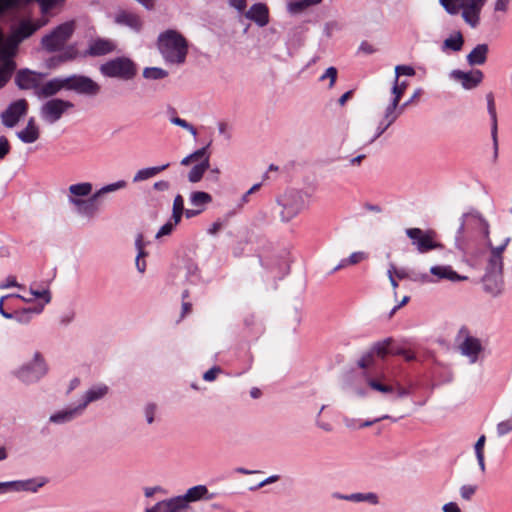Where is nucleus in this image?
I'll use <instances>...</instances> for the list:
<instances>
[{"mask_svg": "<svg viewBox=\"0 0 512 512\" xmlns=\"http://www.w3.org/2000/svg\"><path fill=\"white\" fill-rule=\"evenodd\" d=\"M489 228L488 221L479 211L472 209L463 213L455 234L457 250L475 259L481 257L486 248H489L491 252L492 248L496 246H493L490 240Z\"/></svg>", "mask_w": 512, "mask_h": 512, "instance_id": "1", "label": "nucleus"}, {"mask_svg": "<svg viewBox=\"0 0 512 512\" xmlns=\"http://www.w3.org/2000/svg\"><path fill=\"white\" fill-rule=\"evenodd\" d=\"M511 242V237H505L500 245L492 248L487 258L485 272L481 278L483 291L492 298H496L503 293V252Z\"/></svg>", "mask_w": 512, "mask_h": 512, "instance_id": "2", "label": "nucleus"}, {"mask_svg": "<svg viewBox=\"0 0 512 512\" xmlns=\"http://www.w3.org/2000/svg\"><path fill=\"white\" fill-rule=\"evenodd\" d=\"M157 48L167 64L182 65L188 54V41L177 30L167 29L157 37Z\"/></svg>", "mask_w": 512, "mask_h": 512, "instance_id": "3", "label": "nucleus"}, {"mask_svg": "<svg viewBox=\"0 0 512 512\" xmlns=\"http://www.w3.org/2000/svg\"><path fill=\"white\" fill-rule=\"evenodd\" d=\"M309 195L300 190L288 189L277 198V204L282 208L280 218L282 222H289L307 206Z\"/></svg>", "mask_w": 512, "mask_h": 512, "instance_id": "4", "label": "nucleus"}, {"mask_svg": "<svg viewBox=\"0 0 512 512\" xmlns=\"http://www.w3.org/2000/svg\"><path fill=\"white\" fill-rule=\"evenodd\" d=\"M99 71L107 78H117L124 81H130L136 77L138 67L131 58L118 56L101 64Z\"/></svg>", "mask_w": 512, "mask_h": 512, "instance_id": "5", "label": "nucleus"}, {"mask_svg": "<svg viewBox=\"0 0 512 512\" xmlns=\"http://www.w3.org/2000/svg\"><path fill=\"white\" fill-rule=\"evenodd\" d=\"M48 373V365L43 355L36 351L30 361L23 363L13 371V375L24 384L39 382Z\"/></svg>", "mask_w": 512, "mask_h": 512, "instance_id": "6", "label": "nucleus"}, {"mask_svg": "<svg viewBox=\"0 0 512 512\" xmlns=\"http://www.w3.org/2000/svg\"><path fill=\"white\" fill-rule=\"evenodd\" d=\"M74 32L73 22H64L56 26L49 34L41 39L43 48L49 52L60 51Z\"/></svg>", "mask_w": 512, "mask_h": 512, "instance_id": "7", "label": "nucleus"}, {"mask_svg": "<svg viewBox=\"0 0 512 512\" xmlns=\"http://www.w3.org/2000/svg\"><path fill=\"white\" fill-rule=\"evenodd\" d=\"M405 234L420 254L442 247L440 243L435 241L434 238L436 233L431 229L423 230L421 228H407L405 230Z\"/></svg>", "mask_w": 512, "mask_h": 512, "instance_id": "8", "label": "nucleus"}, {"mask_svg": "<svg viewBox=\"0 0 512 512\" xmlns=\"http://www.w3.org/2000/svg\"><path fill=\"white\" fill-rule=\"evenodd\" d=\"M66 90L80 95L94 97L99 94L101 87L91 77L82 74H72L65 77Z\"/></svg>", "mask_w": 512, "mask_h": 512, "instance_id": "9", "label": "nucleus"}, {"mask_svg": "<svg viewBox=\"0 0 512 512\" xmlns=\"http://www.w3.org/2000/svg\"><path fill=\"white\" fill-rule=\"evenodd\" d=\"M74 104L61 98H51L42 104L40 108L41 118L48 124H54L61 119L63 114Z\"/></svg>", "mask_w": 512, "mask_h": 512, "instance_id": "10", "label": "nucleus"}, {"mask_svg": "<svg viewBox=\"0 0 512 512\" xmlns=\"http://www.w3.org/2000/svg\"><path fill=\"white\" fill-rule=\"evenodd\" d=\"M46 76L45 73L37 72L29 68H21L15 74V85L20 90H33L37 97V91L41 88V79Z\"/></svg>", "mask_w": 512, "mask_h": 512, "instance_id": "11", "label": "nucleus"}, {"mask_svg": "<svg viewBox=\"0 0 512 512\" xmlns=\"http://www.w3.org/2000/svg\"><path fill=\"white\" fill-rule=\"evenodd\" d=\"M41 28L38 21H33L29 18L22 19L18 24L10 29L9 37L20 45L23 41L30 38L37 30Z\"/></svg>", "mask_w": 512, "mask_h": 512, "instance_id": "12", "label": "nucleus"}, {"mask_svg": "<svg viewBox=\"0 0 512 512\" xmlns=\"http://www.w3.org/2000/svg\"><path fill=\"white\" fill-rule=\"evenodd\" d=\"M28 104L25 99L16 100L8 105L1 113V120L5 127L13 128L22 116L27 113Z\"/></svg>", "mask_w": 512, "mask_h": 512, "instance_id": "13", "label": "nucleus"}, {"mask_svg": "<svg viewBox=\"0 0 512 512\" xmlns=\"http://www.w3.org/2000/svg\"><path fill=\"white\" fill-rule=\"evenodd\" d=\"M117 49V44L114 40L109 38L96 37L91 39L88 43L87 49L84 51V56L87 57H100L113 53Z\"/></svg>", "mask_w": 512, "mask_h": 512, "instance_id": "14", "label": "nucleus"}, {"mask_svg": "<svg viewBox=\"0 0 512 512\" xmlns=\"http://www.w3.org/2000/svg\"><path fill=\"white\" fill-rule=\"evenodd\" d=\"M113 21L116 25L127 27L135 33H140L143 28V21L140 16L125 9H119L114 14Z\"/></svg>", "mask_w": 512, "mask_h": 512, "instance_id": "15", "label": "nucleus"}, {"mask_svg": "<svg viewBox=\"0 0 512 512\" xmlns=\"http://www.w3.org/2000/svg\"><path fill=\"white\" fill-rule=\"evenodd\" d=\"M487 0H463L462 17L466 23L475 28L479 24L480 12Z\"/></svg>", "mask_w": 512, "mask_h": 512, "instance_id": "16", "label": "nucleus"}, {"mask_svg": "<svg viewBox=\"0 0 512 512\" xmlns=\"http://www.w3.org/2000/svg\"><path fill=\"white\" fill-rule=\"evenodd\" d=\"M483 77L484 74L479 69L471 70L469 72L455 69L450 73V78L460 81L462 87L466 90H471L477 87L482 82Z\"/></svg>", "mask_w": 512, "mask_h": 512, "instance_id": "17", "label": "nucleus"}, {"mask_svg": "<svg viewBox=\"0 0 512 512\" xmlns=\"http://www.w3.org/2000/svg\"><path fill=\"white\" fill-rule=\"evenodd\" d=\"M260 263L275 279H282L289 272L288 261L286 257L282 255L266 261L260 258Z\"/></svg>", "mask_w": 512, "mask_h": 512, "instance_id": "18", "label": "nucleus"}, {"mask_svg": "<svg viewBox=\"0 0 512 512\" xmlns=\"http://www.w3.org/2000/svg\"><path fill=\"white\" fill-rule=\"evenodd\" d=\"M83 413L78 404L76 406L65 407L52 413L49 417V422L56 425L67 424L82 416Z\"/></svg>", "mask_w": 512, "mask_h": 512, "instance_id": "19", "label": "nucleus"}, {"mask_svg": "<svg viewBox=\"0 0 512 512\" xmlns=\"http://www.w3.org/2000/svg\"><path fill=\"white\" fill-rule=\"evenodd\" d=\"M459 349L461 354L468 357L469 362L473 364L478 361L479 354L483 350V347L478 338L467 335L460 344Z\"/></svg>", "mask_w": 512, "mask_h": 512, "instance_id": "20", "label": "nucleus"}, {"mask_svg": "<svg viewBox=\"0 0 512 512\" xmlns=\"http://www.w3.org/2000/svg\"><path fill=\"white\" fill-rule=\"evenodd\" d=\"M245 17L257 26L264 27L269 23V8L265 3H254L245 13Z\"/></svg>", "mask_w": 512, "mask_h": 512, "instance_id": "21", "label": "nucleus"}, {"mask_svg": "<svg viewBox=\"0 0 512 512\" xmlns=\"http://www.w3.org/2000/svg\"><path fill=\"white\" fill-rule=\"evenodd\" d=\"M108 392L109 387L106 384L93 385L83 394L78 405L84 412L90 403L103 399Z\"/></svg>", "mask_w": 512, "mask_h": 512, "instance_id": "22", "label": "nucleus"}, {"mask_svg": "<svg viewBox=\"0 0 512 512\" xmlns=\"http://www.w3.org/2000/svg\"><path fill=\"white\" fill-rule=\"evenodd\" d=\"M186 508L188 507L185 504L184 499L179 495L167 500L159 501L146 512H182Z\"/></svg>", "mask_w": 512, "mask_h": 512, "instance_id": "23", "label": "nucleus"}, {"mask_svg": "<svg viewBox=\"0 0 512 512\" xmlns=\"http://www.w3.org/2000/svg\"><path fill=\"white\" fill-rule=\"evenodd\" d=\"M62 89H66L65 77H54L41 85L37 91V98H53Z\"/></svg>", "mask_w": 512, "mask_h": 512, "instance_id": "24", "label": "nucleus"}, {"mask_svg": "<svg viewBox=\"0 0 512 512\" xmlns=\"http://www.w3.org/2000/svg\"><path fill=\"white\" fill-rule=\"evenodd\" d=\"M486 101H487V112L490 116L491 120V137L493 141V147H494V154L495 157L497 156L498 152V122H497V112H496V105L494 101V96L492 92H489L486 95Z\"/></svg>", "mask_w": 512, "mask_h": 512, "instance_id": "25", "label": "nucleus"}, {"mask_svg": "<svg viewBox=\"0 0 512 512\" xmlns=\"http://www.w3.org/2000/svg\"><path fill=\"white\" fill-rule=\"evenodd\" d=\"M430 273L438 280H449L451 282H460L468 279L465 275L458 274L450 265H435L430 268Z\"/></svg>", "mask_w": 512, "mask_h": 512, "instance_id": "26", "label": "nucleus"}, {"mask_svg": "<svg viewBox=\"0 0 512 512\" xmlns=\"http://www.w3.org/2000/svg\"><path fill=\"white\" fill-rule=\"evenodd\" d=\"M214 496L215 494L209 493L207 487L202 484L189 488L184 495H181L187 506L190 502H196L202 499L211 500Z\"/></svg>", "mask_w": 512, "mask_h": 512, "instance_id": "27", "label": "nucleus"}, {"mask_svg": "<svg viewBox=\"0 0 512 512\" xmlns=\"http://www.w3.org/2000/svg\"><path fill=\"white\" fill-rule=\"evenodd\" d=\"M400 116V112H397V109L391 108L387 105L383 119L379 122L376 133L370 140V143L374 142L378 139Z\"/></svg>", "mask_w": 512, "mask_h": 512, "instance_id": "28", "label": "nucleus"}, {"mask_svg": "<svg viewBox=\"0 0 512 512\" xmlns=\"http://www.w3.org/2000/svg\"><path fill=\"white\" fill-rule=\"evenodd\" d=\"M14 481L15 492L25 491L36 493L41 487H43L48 482V479L46 477H36Z\"/></svg>", "mask_w": 512, "mask_h": 512, "instance_id": "29", "label": "nucleus"}, {"mask_svg": "<svg viewBox=\"0 0 512 512\" xmlns=\"http://www.w3.org/2000/svg\"><path fill=\"white\" fill-rule=\"evenodd\" d=\"M68 201L70 204L77 207L78 214H80L82 216L91 218L98 211L97 204H94L92 202V200H89V199L84 200V199L69 196Z\"/></svg>", "mask_w": 512, "mask_h": 512, "instance_id": "30", "label": "nucleus"}, {"mask_svg": "<svg viewBox=\"0 0 512 512\" xmlns=\"http://www.w3.org/2000/svg\"><path fill=\"white\" fill-rule=\"evenodd\" d=\"M489 47L487 44H478L467 55L466 60L470 66L483 65L487 60Z\"/></svg>", "mask_w": 512, "mask_h": 512, "instance_id": "31", "label": "nucleus"}, {"mask_svg": "<svg viewBox=\"0 0 512 512\" xmlns=\"http://www.w3.org/2000/svg\"><path fill=\"white\" fill-rule=\"evenodd\" d=\"M39 128L36 126L34 118H30L27 126L17 132V137L25 144H31L39 138Z\"/></svg>", "mask_w": 512, "mask_h": 512, "instance_id": "32", "label": "nucleus"}, {"mask_svg": "<svg viewBox=\"0 0 512 512\" xmlns=\"http://www.w3.org/2000/svg\"><path fill=\"white\" fill-rule=\"evenodd\" d=\"M43 309V304H38L34 307L23 308L21 310L12 312V319H15L18 323L21 324H28L31 321L32 316L42 313Z\"/></svg>", "mask_w": 512, "mask_h": 512, "instance_id": "33", "label": "nucleus"}, {"mask_svg": "<svg viewBox=\"0 0 512 512\" xmlns=\"http://www.w3.org/2000/svg\"><path fill=\"white\" fill-rule=\"evenodd\" d=\"M408 86V82L406 80L400 81V79H395L391 88V93L393 95L388 106L391 108L398 109L401 97L405 93V90Z\"/></svg>", "mask_w": 512, "mask_h": 512, "instance_id": "34", "label": "nucleus"}, {"mask_svg": "<svg viewBox=\"0 0 512 512\" xmlns=\"http://www.w3.org/2000/svg\"><path fill=\"white\" fill-rule=\"evenodd\" d=\"M209 156H206L200 163L194 165L188 173V181L191 183L199 182L204 173L209 169Z\"/></svg>", "mask_w": 512, "mask_h": 512, "instance_id": "35", "label": "nucleus"}, {"mask_svg": "<svg viewBox=\"0 0 512 512\" xmlns=\"http://www.w3.org/2000/svg\"><path fill=\"white\" fill-rule=\"evenodd\" d=\"M391 344H393V338L387 337L381 341L375 342L368 351L373 358L376 355L381 359H384L388 354H390Z\"/></svg>", "mask_w": 512, "mask_h": 512, "instance_id": "36", "label": "nucleus"}, {"mask_svg": "<svg viewBox=\"0 0 512 512\" xmlns=\"http://www.w3.org/2000/svg\"><path fill=\"white\" fill-rule=\"evenodd\" d=\"M464 44V38L460 31L455 32L450 37L446 38L443 41L441 46L442 51L451 50L454 52H458L462 49Z\"/></svg>", "mask_w": 512, "mask_h": 512, "instance_id": "37", "label": "nucleus"}, {"mask_svg": "<svg viewBox=\"0 0 512 512\" xmlns=\"http://www.w3.org/2000/svg\"><path fill=\"white\" fill-rule=\"evenodd\" d=\"M190 204L196 208H204L212 202V196L204 191H195L190 194Z\"/></svg>", "mask_w": 512, "mask_h": 512, "instance_id": "38", "label": "nucleus"}, {"mask_svg": "<svg viewBox=\"0 0 512 512\" xmlns=\"http://www.w3.org/2000/svg\"><path fill=\"white\" fill-rule=\"evenodd\" d=\"M323 0H296L291 1L287 5V10L291 14H298L304 10H306L308 7L317 5L321 3Z\"/></svg>", "mask_w": 512, "mask_h": 512, "instance_id": "39", "label": "nucleus"}, {"mask_svg": "<svg viewBox=\"0 0 512 512\" xmlns=\"http://www.w3.org/2000/svg\"><path fill=\"white\" fill-rule=\"evenodd\" d=\"M93 186L90 182H81L69 186L70 196L79 198L89 196L92 192Z\"/></svg>", "mask_w": 512, "mask_h": 512, "instance_id": "40", "label": "nucleus"}, {"mask_svg": "<svg viewBox=\"0 0 512 512\" xmlns=\"http://www.w3.org/2000/svg\"><path fill=\"white\" fill-rule=\"evenodd\" d=\"M349 501L351 502H367L371 505H377L379 503V497L374 492H368V493H352L348 494Z\"/></svg>", "mask_w": 512, "mask_h": 512, "instance_id": "41", "label": "nucleus"}, {"mask_svg": "<svg viewBox=\"0 0 512 512\" xmlns=\"http://www.w3.org/2000/svg\"><path fill=\"white\" fill-rule=\"evenodd\" d=\"M135 246H136V249L138 250V253H137V257H136V267H137V270L140 272V273H143L146 269V264L145 262H141L140 261V258L146 256V252L144 251V248H143V236L142 234H138L136 239H135Z\"/></svg>", "mask_w": 512, "mask_h": 512, "instance_id": "42", "label": "nucleus"}, {"mask_svg": "<svg viewBox=\"0 0 512 512\" xmlns=\"http://www.w3.org/2000/svg\"><path fill=\"white\" fill-rule=\"evenodd\" d=\"M168 75V71L161 67H146L143 70V77L148 80H160Z\"/></svg>", "mask_w": 512, "mask_h": 512, "instance_id": "43", "label": "nucleus"}, {"mask_svg": "<svg viewBox=\"0 0 512 512\" xmlns=\"http://www.w3.org/2000/svg\"><path fill=\"white\" fill-rule=\"evenodd\" d=\"M60 51L61 52L58 55H55V59H57L58 62L64 63L72 61L78 56V50L76 49L75 45H68L66 47L63 46Z\"/></svg>", "mask_w": 512, "mask_h": 512, "instance_id": "44", "label": "nucleus"}, {"mask_svg": "<svg viewBox=\"0 0 512 512\" xmlns=\"http://www.w3.org/2000/svg\"><path fill=\"white\" fill-rule=\"evenodd\" d=\"M17 66L9 63L0 64V89L4 88L11 79Z\"/></svg>", "mask_w": 512, "mask_h": 512, "instance_id": "45", "label": "nucleus"}, {"mask_svg": "<svg viewBox=\"0 0 512 512\" xmlns=\"http://www.w3.org/2000/svg\"><path fill=\"white\" fill-rule=\"evenodd\" d=\"M367 384L373 390H376V391L381 392L383 394H393L394 391H395V389H394V387L392 385H388V384L382 383L379 380L374 379V378H368L367 379Z\"/></svg>", "mask_w": 512, "mask_h": 512, "instance_id": "46", "label": "nucleus"}, {"mask_svg": "<svg viewBox=\"0 0 512 512\" xmlns=\"http://www.w3.org/2000/svg\"><path fill=\"white\" fill-rule=\"evenodd\" d=\"M398 279H410L412 281H420L422 283L432 282L429 275L426 273L411 276L405 269L394 270Z\"/></svg>", "mask_w": 512, "mask_h": 512, "instance_id": "47", "label": "nucleus"}, {"mask_svg": "<svg viewBox=\"0 0 512 512\" xmlns=\"http://www.w3.org/2000/svg\"><path fill=\"white\" fill-rule=\"evenodd\" d=\"M210 143L207 145V146H204L200 149H197L196 151H194L193 153L187 155L186 157H184L182 160H181V165H188L192 160H198V159H201V158H205L207 155H206V152H207V148L209 147Z\"/></svg>", "mask_w": 512, "mask_h": 512, "instance_id": "48", "label": "nucleus"}, {"mask_svg": "<svg viewBox=\"0 0 512 512\" xmlns=\"http://www.w3.org/2000/svg\"><path fill=\"white\" fill-rule=\"evenodd\" d=\"M512 431V416L509 419L501 421L496 426L498 437H503Z\"/></svg>", "mask_w": 512, "mask_h": 512, "instance_id": "49", "label": "nucleus"}, {"mask_svg": "<svg viewBox=\"0 0 512 512\" xmlns=\"http://www.w3.org/2000/svg\"><path fill=\"white\" fill-rule=\"evenodd\" d=\"M170 122L176 126H179L189 131L193 136H196L197 134V130L195 129V127L180 117L174 116L170 118Z\"/></svg>", "mask_w": 512, "mask_h": 512, "instance_id": "50", "label": "nucleus"}, {"mask_svg": "<svg viewBox=\"0 0 512 512\" xmlns=\"http://www.w3.org/2000/svg\"><path fill=\"white\" fill-rule=\"evenodd\" d=\"M30 294L33 296V299L34 298L43 299L44 306L51 302L52 297H51V293L48 289L36 290V289H33L32 287H30Z\"/></svg>", "mask_w": 512, "mask_h": 512, "instance_id": "51", "label": "nucleus"}, {"mask_svg": "<svg viewBox=\"0 0 512 512\" xmlns=\"http://www.w3.org/2000/svg\"><path fill=\"white\" fill-rule=\"evenodd\" d=\"M445 11L450 15H456L459 12L460 5L456 0H439Z\"/></svg>", "mask_w": 512, "mask_h": 512, "instance_id": "52", "label": "nucleus"}, {"mask_svg": "<svg viewBox=\"0 0 512 512\" xmlns=\"http://www.w3.org/2000/svg\"><path fill=\"white\" fill-rule=\"evenodd\" d=\"M415 69L410 65H397L395 67V79H400V76H414L415 75Z\"/></svg>", "mask_w": 512, "mask_h": 512, "instance_id": "53", "label": "nucleus"}, {"mask_svg": "<svg viewBox=\"0 0 512 512\" xmlns=\"http://www.w3.org/2000/svg\"><path fill=\"white\" fill-rule=\"evenodd\" d=\"M337 73V69L333 66H330L326 69L325 73L320 77V81H323L324 79L328 78L330 80L329 88H332L336 82Z\"/></svg>", "mask_w": 512, "mask_h": 512, "instance_id": "54", "label": "nucleus"}, {"mask_svg": "<svg viewBox=\"0 0 512 512\" xmlns=\"http://www.w3.org/2000/svg\"><path fill=\"white\" fill-rule=\"evenodd\" d=\"M476 490H477V486L476 485H463V486L460 487V496L464 500L469 501V500H471V498L476 493Z\"/></svg>", "mask_w": 512, "mask_h": 512, "instance_id": "55", "label": "nucleus"}, {"mask_svg": "<svg viewBox=\"0 0 512 512\" xmlns=\"http://www.w3.org/2000/svg\"><path fill=\"white\" fill-rule=\"evenodd\" d=\"M127 186V182L125 180H118L114 183L107 184L103 187H101V192L109 193L114 192L119 189H123Z\"/></svg>", "mask_w": 512, "mask_h": 512, "instance_id": "56", "label": "nucleus"}, {"mask_svg": "<svg viewBox=\"0 0 512 512\" xmlns=\"http://www.w3.org/2000/svg\"><path fill=\"white\" fill-rule=\"evenodd\" d=\"M156 412V405L154 403H148L144 408L145 418L148 424H152L154 421V415Z\"/></svg>", "mask_w": 512, "mask_h": 512, "instance_id": "57", "label": "nucleus"}, {"mask_svg": "<svg viewBox=\"0 0 512 512\" xmlns=\"http://www.w3.org/2000/svg\"><path fill=\"white\" fill-rule=\"evenodd\" d=\"M10 144L5 136H0V160L4 159L10 152Z\"/></svg>", "mask_w": 512, "mask_h": 512, "instance_id": "58", "label": "nucleus"}, {"mask_svg": "<svg viewBox=\"0 0 512 512\" xmlns=\"http://www.w3.org/2000/svg\"><path fill=\"white\" fill-rule=\"evenodd\" d=\"M279 478H280L279 475H271V476L267 477L266 479H264L263 481L259 482L257 485L250 487L249 490L250 491H256V490H258V489H260V488H262V487H264V486H266L268 484H271V483H274V482L278 481Z\"/></svg>", "mask_w": 512, "mask_h": 512, "instance_id": "59", "label": "nucleus"}, {"mask_svg": "<svg viewBox=\"0 0 512 512\" xmlns=\"http://www.w3.org/2000/svg\"><path fill=\"white\" fill-rule=\"evenodd\" d=\"M421 93H422V89L417 88L415 90V92L413 93V95L407 101H405L402 105L398 106L397 112H400V115H401L403 113V111L405 110V108L408 107L409 105H411Z\"/></svg>", "mask_w": 512, "mask_h": 512, "instance_id": "60", "label": "nucleus"}, {"mask_svg": "<svg viewBox=\"0 0 512 512\" xmlns=\"http://www.w3.org/2000/svg\"><path fill=\"white\" fill-rule=\"evenodd\" d=\"M221 372V368L218 366H213L208 371L203 374V379L207 382L214 381L217 375Z\"/></svg>", "mask_w": 512, "mask_h": 512, "instance_id": "61", "label": "nucleus"}, {"mask_svg": "<svg viewBox=\"0 0 512 512\" xmlns=\"http://www.w3.org/2000/svg\"><path fill=\"white\" fill-rule=\"evenodd\" d=\"M174 224L172 223V221H168L167 223H165L164 225H162L160 227V229L158 230L157 234H156V238H160L162 236H166V235H170L174 229Z\"/></svg>", "mask_w": 512, "mask_h": 512, "instance_id": "62", "label": "nucleus"}, {"mask_svg": "<svg viewBox=\"0 0 512 512\" xmlns=\"http://www.w3.org/2000/svg\"><path fill=\"white\" fill-rule=\"evenodd\" d=\"M365 258L366 254L364 252L358 251L353 252L348 258H346V261L349 262L350 265H354L364 260Z\"/></svg>", "mask_w": 512, "mask_h": 512, "instance_id": "63", "label": "nucleus"}, {"mask_svg": "<svg viewBox=\"0 0 512 512\" xmlns=\"http://www.w3.org/2000/svg\"><path fill=\"white\" fill-rule=\"evenodd\" d=\"M374 358L372 357V355L370 354L369 351H367L366 353H364L362 355V357L358 360L357 364L360 368H367L372 362H373Z\"/></svg>", "mask_w": 512, "mask_h": 512, "instance_id": "64", "label": "nucleus"}]
</instances>
